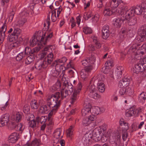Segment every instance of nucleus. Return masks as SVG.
<instances>
[{
  "instance_id": "nucleus-63",
  "label": "nucleus",
  "mask_w": 146,
  "mask_h": 146,
  "mask_svg": "<svg viewBox=\"0 0 146 146\" xmlns=\"http://www.w3.org/2000/svg\"><path fill=\"white\" fill-rule=\"evenodd\" d=\"M119 91V94L121 96H123L126 94V91H125V88L121 87Z\"/></svg>"
},
{
  "instance_id": "nucleus-45",
  "label": "nucleus",
  "mask_w": 146,
  "mask_h": 146,
  "mask_svg": "<svg viewBox=\"0 0 146 146\" xmlns=\"http://www.w3.org/2000/svg\"><path fill=\"white\" fill-rule=\"evenodd\" d=\"M34 52V50H32L31 48L28 47H26L25 49V55L27 54L28 55H31L33 54Z\"/></svg>"
},
{
  "instance_id": "nucleus-48",
  "label": "nucleus",
  "mask_w": 146,
  "mask_h": 146,
  "mask_svg": "<svg viewBox=\"0 0 146 146\" xmlns=\"http://www.w3.org/2000/svg\"><path fill=\"white\" fill-rule=\"evenodd\" d=\"M12 125H13V126L15 127L17 130L18 131H22L23 130L22 125L21 123H17V124L15 125L13 123Z\"/></svg>"
},
{
  "instance_id": "nucleus-41",
  "label": "nucleus",
  "mask_w": 146,
  "mask_h": 146,
  "mask_svg": "<svg viewBox=\"0 0 146 146\" xmlns=\"http://www.w3.org/2000/svg\"><path fill=\"white\" fill-rule=\"evenodd\" d=\"M37 123L35 120H32L29 121V125L30 127L33 128H35L36 127Z\"/></svg>"
},
{
  "instance_id": "nucleus-7",
  "label": "nucleus",
  "mask_w": 146,
  "mask_h": 146,
  "mask_svg": "<svg viewBox=\"0 0 146 146\" xmlns=\"http://www.w3.org/2000/svg\"><path fill=\"white\" fill-rule=\"evenodd\" d=\"M91 38L92 39V44L90 45V47L92 51H94L95 48L100 49L101 47L102 44L97 37L95 36H92L91 37Z\"/></svg>"
},
{
  "instance_id": "nucleus-44",
  "label": "nucleus",
  "mask_w": 146,
  "mask_h": 146,
  "mask_svg": "<svg viewBox=\"0 0 146 146\" xmlns=\"http://www.w3.org/2000/svg\"><path fill=\"white\" fill-rule=\"evenodd\" d=\"M74 127V126L72 125L68 129L67 131V135L68 137H70L72 135Z\"/></svg>"
},
{
  "instance_id": "nucleus-47",
  "label": "nucleus",
  "mask_w": 146,
  "mask_h": 146,
  "mask_svg": "<svg viewBox=\"0 0 146 146\" xmlns=\"http://www.w3.org/2000/svg\"><path fill=\"white\" fill-rule=\"evenodd\" d=\"M22 117V114L19 112L17 113L15 116V120L17 122L20 121Z\"/></svg>"
},
{
  "instance_id": "nucleus-26",
  "label": "nucleus",
  "mask_w": 146,
  "mask_h": 146,
  "mask_svg": "<svg viewBox=\"0 0 146 146\" xmlns=\"http://www.w3.org/2000/svg\"><path fill=\"white\" fill-rule=\"evenodd\" d=\"M113 66V61L112 60L108 61L105 64V67L103 68V69L105 68L106 71H104V73H106L107 71L110 68Z\"/></svg>"
},
{
  "instance_id": "nucleus-42",
  "label": "nucleus",
  "mask_w": 146,
  "mask_h": 146,
  "mask_svg": "<svg viewBox=\"0 0 146 146\" xmlns=\"http://www.w3.org/2000/svg\"><path fill=\"white\" fill-rule=\"evenodd\" d=\"M24 52H21L19 53L16 57V60L17 61H20L22 60L25 56Z\"/></svg>"
},
{
  "instance_id": "nucleus-55",
  "label": "nucleus",
  "mask_w": 146,
  "mask_h": 146,
  "mask_svg": "<svg viewBox=\"0 0 146 146\" xmlns=\"http://www.w3.org/2000/svg\"><path fill=\"white\" fill-rule=\"evenodd\" d=\"M33 61V57L32 56H28L25 60V63L27 64L31 63Z\"/></svg>"
},
{
  "instance_id": "nucleus-1",
  "label": "nucleus",
  "mask_w": 146,
  "mask_h": 146,
  "mask_svg": "<svg viewBox=\"0 0 146 146\" xmlns=\"http://www.w3.org/2000/svg\"><path fill=\"white\" fill-rule=\"evenodd\" d=\"M60 93L57 92L54 94L48 95L46 96V99L48 102L49 108H52L50 112L48 114V118L54 115L57 112L61 104V98Z\"/></svg>"
},
{
  "instance_id": "nucleus-21",
  "label": "nucleus",
  "mask_w": 146,
  "mask_h": 146,
  "mask_svg": "<svg viewBox=\"0 0 146 146\" xmlns=\"http://www.w3.org/2000/svg\"><path fill=\"white\" fill-rule=\"evenodd\" d=\"M46 62L44 61L40 60L37 61L35 64V68L37 69L40 70L42 68H45Z\"/></svg>"
},
{
  "instance_id": "nucleus-59",
  "label": "nucleus",
  "mask_w": 146,
  "mask_h": 146,
  "mask_svg": "<svg viewBox=\"0 0 146 146\" xmlns=\"http://www.w3.org/2000/svg\"><path fill=\"white\" fill-rule=\"evenodd\" d=\"M5 31L1 32L0 31V43H2L4 40L5 37Z\"/></svg>"
},
{
  "instance_id": "nucleus-27",
  "label": "nucleus",
  "mask_w": 146,
  "mask_h": 146,
  "mask_svg": "<svg viewBox=\"0 0 146 146\" xmlns=\"http://www.w3.org/2000/svg\"><path fill=\"white\" fill-rule=\"evenodd\" d=\"M119 123L121 126H122V131H127L129 129V125L128 123L124 121L123 119L120 120Z\"/></svg>"
},
{
  "instance_id": "nucleus-50",
  "label": "nucleus",
  "mask_w": 146,
  "mask_h": 146,
  "mask_svg": "<svg viewBox=\"0 0 146 146\" xmlns=\"http://www.w3.org/2000/svg\"><path fill=\"white\" fill-rule=\"evenodd\" d=\"M140 46L139 44H134L129 49V50L132 52H135L136 50H139L138 47Z\"/></svg>"
},
{
  "instance_id": "nucleus-4",
  "label": "nucleus",
  "mask_w": 146,
  "mask_h": 146,
  "mask_svg": "<svg viewBox=\"0 0 146 146\" xmlns=\"http://www.w3.org/2000/svg\"><path fill=\"white\" fill-rule=\"evenodd\" d=\"M121 14L125 19H129L134 17L133 8L128 9L127 6H123L121 10Z\"/></svg>"
},
{
  "instance_id": "nucleus-43",
  "label": "nucleus",
  "mask_w": 146,
  "mask_h": 146,
  "mask_svg": "<svg viewBox=\"0 0 146 146\" xmlns=\"http://www.w3.org/2000/svg\"><path fill=\"white\" fill-rule=\"evenodd\" d=\"M65 89L69 92V93H71L73 91V86L70 83H68L65 85Z\"/></svg>"
},
{
  "instance_id": "nucleus-8",
  "label": "nucleus",
  "mask_w": 146,
  "mask_h": 146,
  "mask_svg": "<svg viewBox=\"0 0 146 146\" xmlns=\"http://www.w3.org/2000/svg\"><path fill=\"white\" fill-rule=\"evenodd\" d=\"M96 119V117L92 114L84 117L83 119L82 124L84 126H88L92 125L94 121Z\"/></svg>"
},
{
  "instance_id": "nucleus-13",
  "label": "nucleus",
  "mask_w": 146,
  "mask_h": 146,
  "mask_svg": "<svg viewBox=\"0 0 146 146\" xmlns=\"http://www.w3.org/2000/svg\"><path fill=\"white\" fill-rule=\"evenodd\" d=\"M131 80V79L129 77L125 76L122 80L120 81L119 85L120 87L124 88L126 87H128L130 83Z\"/></svg>"
},
{
  "instance_id": "nucleus-56",
  "label": "nucleus",
  "mask_w": 146,
  "mask_h": 146,
  "mask_svg": "<svg viewBox=\"0 0 146 146\" xmlns=\"http://www.w3.org/2000/svg\"><path fill=\"white\" fill-rule=\"evenodd\" d=\"M27 19L24 18H22L18 21V24L20 26H22L26 22Z\"/></svg>"
},
{
  "instance_id": "nucleus-36",
  "label": "nucleus",
  "mask_w": 146,
  "mask_h": 146,
  "mask_svg": "<svg viewBox=\"0 0 146 146\" xmlns=\"http://www.w3.org/2000/svg\"><path fill=\"white\" fill-rule=\"evenodd\" d=\"M113 13V11L111 9L107 7H106L104 11V14L105 16H109L111 15Z\"/></svg>"
},
{
  "instance_id": "nucleus-20",
  "label": "nucleus",
  "mask_w": 146,
  "mask_h": 146,
  "mask_svg": "<svg viewBox=\"0 0 146 146\" xmlns=\"http://www.w3.org/2000/svg\"><path fill=\"white\" fill-rule=\"evenodd\" d=\"M121 138V135L118 131L113 133L112 135L110 137V141L112 143H113L118 141Z\"/></svg>"
},
{
  "instance_id": "nucleus-18",
  "label": "nucleus",
  "mask_w": 146,
  "mask_h": 146,
  "mask_svg": "<svg viewBox=\"0 0 146 146\" xmlns=\"http://www.w3.org/2000/svg\"><path fill=\"white\" fill-rule=\"evenodd\" d=\"M109 36V28L108 26H104L102 29V36L103 38L107 39Z\"/></svg>"
},
{
  "instance_id": "nucleus-15",
  "label": "nucleus",
  "mask_w": 146,
  "mask_h": 146,
  "mask_svg": "<svg viewBox=\"0 0 146 146\" xmlns=\"http://www.w3.org/2000/svg\"><path fill=\"white\" fill-rule=\"evenodd\" d=\"M91 111L92 114L97 115L104 112L105 111V109L103 107L100 108L98 106L91 107Z\"/></svg>"
},
{
  "instance_id": "nucleus-32",
  "label": "nucleus",
  "mask_w": 146,
  "mask_h": 146,
  "mask_svg": "<svg viewBox=\"0 0 146 146\" xmlns=\"http://www.w3.org/2000/svg\"><path fill=\"white\" fill-rule=\"evenodd\" d=\"M126 20H127V24L129 26L134 25L136 23L137 19L135 17L126 19Z\"/></svg>"
},
{
  "instance_id": "nucleus-29",
  "label": "nucleus",
  "mask_w": 146,
  "mask_h": 146,
  "mask_svg": "<svg viewBox=\"0 0 146 146\" xmlns=\"http://www.w3.org/2000/svg\"><path fill=\"white\" fill-rule=\"evenodd\" d=\"M61 131V128L57 129L55 130L54 133V136L57 139L56 141L57 142L58 141V139L62 137V136H60Z\"/></svg>"
},
{
  "instance_id": "nucleus-54",
  "label": "nucleus",
  "mask_w": 146,
  "mask_h": 146,
  "mask_svg": "<svg viewBox=\"0 0 146 146\" xmlns=\"http://www.w3.org/2000/svg\"><path fill=\"white\" fill-rule=\"evenodd\" d=\"M93 15L90 12L85 13L84 14L83 17L85 20H88Z\"/></svg>"
},
{
  "instance_id": "nucleus-35",
  "label": "nucleus",
  "mask_w": 146,
  "mask_h": 146,
  "mask_svg": "<svg viewBox=\"0 0 146 146\" xmlns=\"http://www.w3.org/2000/svg\"><path fill=\"white\" fill-rule=\"evenodd\" d=\"M143 7L139 6H137L135 9L133 8L134 14L135 13L137 15H139L141 14L142 10Z\"/></svg>"
},
{
  "instance_id": "nucleus-12",
  "label": "nucleus",
  "mask_w": 146,
  "mask_h": 146,
  "mask_svg": "<svg viewBox=\"0 0 146 146\" xmlns=\"http://www.w3.org/2000/svg\"><path fill=\"white\" fill-rule=\"evenodd\" d=\"M18 37L13 34H11L9 36V40L10 42V47L13 48L17 46V40Z\"/></svg>"
},
{
  "instance_id": "nucleus-16",
  "label": "nucleus",
  "mask_w": 146,
  "mask_h": 146,
  "mask_svg": "<svg viewBox=\"0 0 146 146\" xmlns=\"http://www.w3.org/2000/svg\"><path fill=\"white\" fill-rule=\"evenodd\" d=\"M82 115L83 116L88 117L92 113L91 111V106L90 105H86L83 109L81 111Z\"/></svg>"
},
{
  "instance_id": "nucleus-17",
  "label": "nucleus",
  "mask_w": 146,
  "mask_h": 146,
  "mask_svg": "<svg viewBox=\"0 0 146 146\" xmlns=\"http://www.w3.org/2000/svg\"><path fill=\"white\" fill-rule=\"evenodd\" d=\"M19 138V134L16 132L11 133L9 137V142L12 143L16 142Z\"/></svg>"
},
{
  "instance_id": "nucleus-51",
  "label": "nucleus",
  "mask_w": 146,
  "mask_h": 146,
  "mask_svg": "<svg viewBox=\"0 0 146 146\" xmlns=\"http://www.w3.org/2000/svg\"><path fill=\"white\" fill-rule=\"evenodd\" d=\"M66 58L65 57H64L61 59H60L55 60L54 62H55V63H58L59 64H63L65 63L66 62Z\"/></svg>"
},
{
  "instance_id": "nucleus-33",
  "label": "nucleus",
  "mask_w": 146,
  "mask_h": 146,
  "mask_svg": "<svg viewBox=\"0 0 146 146\" xmlns=\"http://www.w3.org/2000/svg\"><path fill=\"white\" fill-rule=\"evenodd\" d=\"M54 63L55 64V69L57 72H60L63 70L64 67L63 64H61L58 63H55V62Z\"/></svg>"
},
{
  "instance_id": "nucleus-28",
  "label": "nucleus",
  "mask_w": 146,
  "mask_h": 146,
  "mask_svg": "<svg viewBox=\"0 0 146 146\" xmlns=\"http://www.w3.org/2000/svg\"><path fill=\"white\" fill-rule=\"evenodd\" d=\"M123 70L124 68L122 66H119L117 67L115 70V74L118 77V78L121 77Z\"/></svg>"
},
{
  "instance_id": "nucleus-49",
  "label": "nucleus",
  "mask_w": 146,
  "mask_h": 146,
  "mask_svg": "<svg viewBox=\"0 0 146 146\" xmlns=\"http://www.w3.org/2000/svg\"><path fill=\"white\" fill-rule=\"evenodd\" d=\"M136 39L139 42H143L146 39V36L138 35L136 38Z\"/></svg>"
},
{
  "instance_id": "nucleus-52",
  "label": "nucleus",
  "mask_w": 146,
  "mask_h": 146,
  "mask_svg": "<svg viewBox=\"0 0 146 146\" xmlns=\"http://www.w3.org/2000/svg\"><path fill=\"white\" fill-rule=\"evenodd\" d=\"M82 84L80 82H79L77 85L74 90H76L77 92H80L82 88Z\"/></svg>"
},
{
  "instance_id": "nucleus-40",
  "label": "nucleus",
  "mask_w": 146,
  "mask_h": 146,
  "mask_svg": "<svg viewBox=\"0 0 146 146\" xmlns=\"http://www.w3.org/2000/svg\"><path fill=\"white\" fill-rule=\"evenodd\" d=\"M31 108L34 109H37L38 107L36 100H35L31 101Z\"/></svg>"
},
{
  "instance_id": "nucleus-23",
  "label": "nucleus",
  "mask_w": 146,
  "mask_h": 146,
  "mask_svg": "<svg viewBox=\"0 0 146 146\" xmlns=\"http://www.w3.org/2000/svg\"><path fill=\"white\" fill-rule=\"evenodd\" d=\"M80 93L74 90L71 98L70 103L73 104L74 102L78 99Z\"/></svg>"
},
{
  "instance_id": "nucleus-22",
  "label": "nucleus",
  "mask_w": 146,
  "mask_h": 146,
  "mask_svg": "<svg viewBox=\"0 0 146 146\" xmlns=\"http://www.w3.org/2000/svg\"><path fill=\"white\" fill-rule=\"evenodd\" d=\"M125 19L123 20L121 19L117 18L113 19L112 22V23L113 25L116 27L119 28L121 26V24Z\"/></svg>"
},
{
  "instance_id": "nucleus-10",
  "label": "nucleus",
  "mask_w": 146,
  "mask_h": 146,
  "mask_svg": "<svg viewBox=\"0 0 146 146\" xmlns=\"http://www.w3.org/2000/svg\"><path fill=\"white\" fill-rule=\"evenodd\" d=\"M9 115L6 113L2 115L0 119V127H2L8 125L9 122Z\"/></svg>"
},
{
  "instance_id": "nucleus-31",
  "label": "nucleus",
  "mask_w": 146,
  "mask_h": 146,
  "mask_svg": "<svg viewBox=\"0 0 146 146\" xmlns=\"http://www.w3.org/2000/svg\"><path fill=\"white\" fill-rule=\"evenodd\" d=\"M138 34L140 35L145 36L146 35V25H144L139 30Z\"/></svg>"
},
{
  "instance_id": "nucleus-11",
  "label": "nucleus",
  "mask_w": 146,
  "mask_h": 146,
  "mask_svg": "<svg viewBox=\"0 0 146 146\" xmlns=\"http://www.w3.org/2000/svg\"><path fill=\"white\" fill-rule=\"evenodd\" d=\"M98 87L99 91L102 93L105 91V85L104 83L102 82L104 80V77L101 75L98 76Z\"/></svg>"
},
{
  "instance_id": "nucleus-25",
  "label": "nucleus",
  "mask_w": 146,
  "mask_h": 146,
  "mask_svg": "<svg viewBox=\"0 0 146 146\" xmlns=\"http://www.w3.org/2000/svg\"><path fill=\"white\" fill-rule=\"evenodd\" d=\"M49 110V107L48 105H43L39 108L38 112L40 113L44 114L47 113Z\"/></svg>"
},
{
  "instance_id": "nucleus-3",
  "label": "nucleus",
  "mask_w": 146,
  "mask_h": 146,
  "mask_svg": "<svg viewBox=\"0 0 146 146\" xmlns=\"http://www.w3.org/2000/svg\"><path fill=\"white\" fill-rule=\"evenodd\" d=\"M38 33L42 34L40 39V43L43 45H45L48 42L53 36V32L50 30L43 31L42 32H38Z\"/></svg>"
},
{
  "instance_id": "nucleus-46",
  "label": "nucleus",
  "mask_w": 146,
  "mask_h": 146,
  "mask_svg": "<svg viewBox=\"0 0 146 146\" xmlns=\"http://www.w3.org/2000/svg\"><path fill=\"white\" fill-rule=\"evenodd\" d=\"M81 78L83 79H86L87 77L88 74L84 69H82L80 73Z\"/></svg>"
},
{
  "instance_id": "nucleus-2",
  "label": "nucleus",
  "mask_w": 146,
  "mask_h": 146,
  "mask_svg": "<svg viewBox=\"0 0 146 146\" xmlns=\"http://www.w3.org/2000/svg\"><path fill=\"white\" fill-rule=\"evenodd\" d=\"M96 56L92 55L91 56L82 61V64L85 67L84 70L88 74L92 70L96 60Z\"/></svg>"
},
{
  "instance_id": "nucleus-14",
  "label": "nucleus",
  "mask_w": 146,
  "mask_h": 146,
  "mask_svg": "<svg viewBox=\"0 0 146 146\" xmlns=\"http://www.w3.org/2000/svg\"><path fill=\"white\" fill-rule=\"evenodd\" d=\"M143 63H137L135 64L133 67V71L134 73L138 74L142 72L143 71L144 67L145 66Z\"/></svg>"
},
{
  "instance_id": "nucleus-64",
  "label": "nucleus",
  "mask_w": 146,
  "mask_h": 146,
  "mask_svg": "<svg viewBox=\"0 0 146 146\" xmlns=\"http://www.w3.org/2000/svg\"><path fill=\"white\" fill-rule=\"evenodd\" d=\"M144 18H146V7H143L141 14Z\"/></svg>"
},
{
  "instance_id": "nucleus-5",
  "label": "nucleus",
  "mask_w": 146,
  "mask_h": 146,
  "mask_svg": "<svg viewBox=\"0 0 146 146\" xmlns=\"http://www.w3.org/2000/svg\"><path fill=\"white\" fill-rule=\"evenodd\" d=\"M49 48V46L45 47L44 49V51L41 54L42 57V58L44 57L47 54H48L47 57L45 58L44 61L48 64H51L53 60V54L52 52H49L48 51Z\"/></svg>"
},
{
  "instance_id": "nucleus-60",
  "label": "nucleus",
  "mask_w": 146,
  "mask_h": 146,
  "mask_svg": "<svg viewBox=\"0 0 146 146\" xmlns=\"http://www.w3.org/2000/svg\"><path fill=\"white\" fill-rule=\"evenodd\" d=\"M51 18L53 22H55L56 21L57 18L56 16V11H53L52 12Z\"/></svg>"
},
{
  "instance_id": "nucleus-6",
  "label": "nucleus",
  "mask_w": 146,
  "mask_h": 146,
  "mask_svg": "<svg viewBox=\"0 0 146 146\" xmlns=\"http://www.w3.org/2000/svg\"><path fill=\"white\" fill-rule=\"evenodd\" d=\"M97 137L96 133L94 131L92 134L86 133L83 137L82 141L84 145L88 146L89 144V142L91 141L92 139L96 141V139Z\"/></svg>"
},
{
  "instance_id": "nucleus-34",
  "label": "nucleus",
  "mask_w": 146,
  "mask_h": 146,
  "mask_svg": "<svg viewBox=\"0 0 146 146\" xmlns=\"http://www.w3.org/2000/svg\"><path fill=\"white\" fill-rule=\"evenodd\" d=\"M48 117L47 116H42L40 118H36V120L39 121L41 124H46L45 123Z\"/></svg>"
},
{
  "instance_id": "nucleus-58",
  "label": "nucleus",
  "mask_w": 146,
  "mask_h": 146,
  "mask_svg": "<svg viewBox=\"0 0 146 146\" xmlns=\"http://www.w3.org/2000/svg\"><path fill=\"white\" fill-rule=\"evenodd\" d=\"M90 95L92 98H93L94 99H96L99 98H100V96L96 92H94L93 93L90 94Z\"/></svg>"
},
{
  "instance_id": "nucleus-37",
  "label": "nucleus",
  "mask_w": 146,
  "mask_h": 146,
  "mask_svg": "<svg viewBox=\"0 0 146 146\" xmlns=\"http://www.w3.org/2000/svg\"><path fill=\"white\" fill-rule=\"evenodd\" d=\"M87 90L90 92V94H91L96 91V89L94 85L90 84L88 87Z\"/></svg>"
},
{
  "instance_id": "nucleus-53",
  "label": "nucleus",
  "mask_w": 146,
  "mask_h": 146,
  "mask_svg": "<svg viewBox=\"0 0 146 146\" xmlns=\"http://www.w3.org/2000/svg\"><path fill=\"white\" fill-rule=\"evenodd\" d=\"M83 31L85 34H87L92 33V30L91 28L86 27L83 28Z\"/></svg>"
},
{
  "instance_id": "nucleus-61",
  "label": "nucleus",
  "mask_w": 146,
  "mask_h": 146,
  "mask_svg": "<svg viewBox=\"0 0 146 146\" xmlns=\"http://www.w3.org/2000/svg\"><path fill=\"white\" fill-rule=\"evenodd\" d=\"M23 110L25 113H28L30 111V107L27 104L25 105L23 107Z\"/></svg>"
},
{
  "instance_id": "nucleus-39",
  "label": "nucleus",
  "mask_w": 146,
  "mask_h": 146,
  "mask_svg": "<svg viewBox=\"0 0 146 146\" xmlns=\"http://www.w3.org/2000/svg\"><path fill=\"white\" fill-rule=\"evenodd\" d=\"M146 98V93L142 92L139 96L138 100L140 102H144Z\"/></svg>"
},
{
  "instance_id": "nucleus-57",
  "label": "nucleus",
  "mask_w": 146,
  "mask_h": 146,
  "mask_svg": "<svg viewBox=\"0 0 146 146\" xmlns=\"http://www.w3.org/2000/svg\"><path fill=\"white\" fill-rule=\"evenodd\" d=\"M21 30L19 28H17L15 29L13 32V34L18 37L21 33Z\"/></svg>"
},
{
  "instance_id": "nucleus-19",
  "label": "nucleus",
  "mask_w": 146,
  "mask_h": 146,
  "mask_svg": "<svg viewBox=\"0 0 146 146\" xmlns=\"http://www.w3.org/2000/svg\"><path fill=\"white\" fill-rule=\"evenodd\" d=\"M39 37V36H38L37 37L34 36L31 38L30 41L31 46H33L36 44H38L43 46V44L40 43V40H38Z\"/></svg>"
},
{
  "instance_id": "nucleus-62",
  "label": "nucleus",
  "mask_w": 146,
  "mask_h": 146,
  "mask_svg": "<svg viewBox=\"0 0 146 146\" xmlns=\"http://www.w3.org/2000/svg\"><path fill=\"white\" fill-rule=\"evenodd\" d=\"M122 138L123 140L124 141H125L127 137L128 133L127 132V131H122Z\"/></svg>"
},
{
  "instance_id": "nucleus-9",
  "label": "nucleus",
  "mask_w": 146,
  "mask_h": 146,
  "mask_svg": "<svg viewBox=\"0 0 146 146\" xmlns=\"http://www.w3.org/2000/svg\"><path fill=\"white\" fill-rule=\"evenodd\" d=\"M142 111V109L140 108H138L135 109L133 107L131 108L128 111L125 113L126 116L127 117L131 116H137Z\"/></svg>"
},
{
  "instance_id": "nucleus-30",
  "label": "nucleus",
  "mask_w": 146,
  "mask_h": 146,
  "mask_svg": "<svg viewBox=\"0 0 146 146\" xmlns=\"http://www.w3.org/2000/svg\"><path fill=\"white\" fill-rule=\"evenodd\" d=\"M40 141L36 139H35L31 142L27 143L24 146H38L39 144Z\"/></svg>"
},
{
  "instance_id": "nucleus-24",
  "label": "nucleus",
  "mask_w": 146,
  "mask_h": 146,
  "mask_svg": "<svg viewBox=\"0 0 146 146\" xmlns=\"http://www.w3.org/2000/svg\"><path fill=\"white\" fill-rule=\"evenodd\" d=\"M121 0H112L109 3L110 6L112 8H117L121 2Z\"/></svg>"
},
{
  "instance_id": "nucleus-38",
  "label": "nucleus",
  "mask_w": 146,
  "mask_h": 146,
  "mask_svg": "<svg viewBox=\"0 0 146 146\" xmlns=\"http://www.w3.org/2000/svg\"><path fill=\"white\" fill-rule=\"evenodd\" d=\"M69 92L66 89L65 90H61V96L62 98H65L66 96H68V95H69L71 94V93H69ZM62 99H61V100Z\"/></svg>"
}]
</instances>
